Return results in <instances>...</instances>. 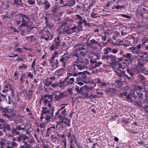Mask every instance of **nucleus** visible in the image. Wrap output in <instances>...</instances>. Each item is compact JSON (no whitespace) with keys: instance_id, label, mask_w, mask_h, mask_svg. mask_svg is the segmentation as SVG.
I'll use <instances>...</instances> for the list:
<instances>
[{"instance_id":"obj_1","label":"nucleus","mask_w":148,"mask_h":148,"mask_svg":"<svg viewBox=\"0 0 148 148\" xmlns=\"http://www.w3.org/2000/svg\"><path fill=\"white\" fill-rule=\"evenodd\" d=\"M85 67L83 65L78 64V63L77 62H75V77H77L76 78L77 82H76V84H78L80 86L84 84V83L81 82H78L80 81H82L84 82L85 83H89L90 82L89 79L88 77L86 74L90 75L92 74L89 72L87 71H85L83 72H77L76 71V69H78L80 70L83 69Z\"/></svg>"},{"instance_id":"obj_2","label":"nucleus","mask_w":148,"mask_h":148,"mask_svg":"<svg viewBox=\"0 0 148 148\" xmlns=\"http://www.w3.org/2000/svg\"><path fill=\"white\" fill-rule=\"evenodd\" d=\"M144 95L143 92H137V95L135 96L134 95V97L137 98V99H134L133 103L139 106L142 109L143 108L145 111H147L148 110V101L146 99L143 100Z\"/></svg>"},{"instance_id":"obj_3","label":"nucleus","mask_w":148,"mask_h":148,"mask_svg":"<svg viewBox=\"0 0 148 148\" xmlns=\"http://www.w3.org/2000/svg\"><path fill=\"white\" fill-rule=\"evenodd\" d=\"M60 112H56L55 113L56 118L62 120V123H65L68 125H69L70 123V120L65 117L66 112H61L60 114Z\"/></svg>"},{"instance_id":"obj_4","label":"nucleus","mask_w":148,"mask_h":148,"mask_svg":"<svg viewBox=\"0 0 148 148\" xmlns=\"http://www.w3.org/2000/svg\"><path fill=\"white\" fill-rule=\"evenodd\" d=\"M74 78H71L69 79L68 77H66L63 80L60 81V87L62 88L66 86H71L73 85Z\"/></svg>"},{"instance_id":"obj_5","label":"nucleus","mask_w":148,"mask_h":148,"mask_svg":"<svg viewBox=\"0 0 148 148\" xmlns=\"http://www.w3.org/2000/svg\"><path fill=\"white\" fill-rule=\"evenodd\" d=\"M75 88L77 93H80L84 95L85 98L88 96L89 90V87L88 86L85 85L79 88L77 86V85H75Z\"/></svg>"},{"instance_id":"obj_6","label":"nucleus","mask_w":148,"mask_h":148,"mask_svg":"<svg viewBox=\"0 0 148 148\" xmlns=\"http://www.w3.org/2000/svg\"><path fill=\"white\" fill-rule=\"evenodd\" d=\"M120 97L121 98H124L123 100H125L130 103H133L134 99H137V98L134 97V95L131 94H128L127 92H124L121 94Z\"/></svg>"},{"instance_id":"obj_7","label":"nucleus","mask_w":148,"mask_h":148,"mask_svg":"<svg viewBox=\"0 0 148 148\" xmlns=\"http://www.w3.org/2000/svg\"><path fill=\"white\" fill-rule=\"evenodd\" d=\"M115 72L116 74V76L120 78L121 79L124 78V77H127L128 79H130V78L129 77L128 75L125 74V73L126 72V71L125 70L123 71L121 70L117 69V70H115Z\"/></svg>"},{"instance_id":"obj_8","label":"nucleus","mask_w":148,"mask_h":148,"mask_svg":"<svg viewBox=\"0 0 148 148\" xmlns=\"http://www.w3.org/2000/svg\"><path fill=\"white\" fill-rule=\"evenodd\" d=\"M122 55V56L124 58H128L130 61H132L134 59V56L132 55V53H124V51L122 50L118 54V55Z\"/></svg>"},{"instance_id":"obj_9","label":"nucleus","mask_w":148,"mask_h":148,"mask_svg":"<svg viewBox=\"0 0 148 148\" xmlns=\"http://www.w3.org/2000/svg\"><path fill=\"white\" fill-rule=\"evenodd\" d=\"M111 62V63L110 64V66L112 68H114L115 65L117 64V59L116 56L112 55H110L109 60Z\"/></svg>"},{"instance_id":"obj_10","label":"nucleus","mask_w":148,"mask_h":148,"mask_svg":"<svg viewBox=\"0 0 148 148\" xmlns=\"http://www.w3.org/2000/svg\"><path fill=\"white\" fill-rule=\"evenodd\" d=\"M39 4L43 5L46 10L49 9L51 5V4L47 0H41Z\"/></svg>"},{"instance_id":"obj_11","label":"nucleus","mask_w":148,"mask_h":148,"mask_svg":"<svg viewBox=\"0 0 148 148\" xmlns=\"http://www.w3.org/2000/svg\"><path fill=\"white\" fill-rule=\"evenodd\" d=\"M83 19L82 17L79 14L75 15V21L78 23V26H79L82 23Z\"/></svg>"},{"instance_id":"obj_12","label":"nucleus","mask_w":148,"mask_h":148,"mask_svg":"<svg viewBox=\"0 0 148 148\" xmlns=\"http://www.w3.org/2000/svg\"><path fill=\"white\" fill-rule=\"evenodd\" d=\"M70 58V56L68 55V52L66 53L62 56L61 58L60 59V62L65 64L66 61Z\"/></svg>"},{"instance_id":"obj_13","label":"nucleus","mask_w":148,"mask_h":148,"mask_svg":"<svg viewBox=\"0 0 148 148\" xmlns=\"http://www.w3.org/2000/svg\"><path fill=\"white\" fill-rule=\"evenodd\" d=\"M58 24H59V25H60V26L59 27L60 29H61V28H62L63 29V32H66L68 30V28L67 27L66 28V27L67 26L66 22H64L62 23H59L58 22Z\"/></svg>"},{"instance_id":"obj_14","label":"nucleus","mask_w":148,"mask_h":148,"mask_svg":"<svg viewBox=\"0 0 148 148\" xmlns=\"http://www.w3.org/2000/svg\"><path fill=\"white\" fill-rule=\"evenodd\" d=\"M127 71L131 76H133L134 75H136L138 73V71L135 69H127Z\"/></svg>"},{"instance_id":"obj_15","label":"nucleus","mask_w":148,"mask_h":148,"mask_svg":"<svg viewBox=\"0 0 148 148\" xmlns=\"http://www.w3.org/2000/svg\"><path fill=\"white\" fill-rule=\"evenodd\" d=\"M66 95L63 93L61 92L59 95L56 94L55 95L54 99L56 101H60Z\"/></svg>"},{"instance_id":"obj_16","label":"nucleus","mask_w":148,"mask_h":148,"mask_svg":"<svg viewBox=\"0 0 148 148\" xmlns=\"http://www.w3.org/2000/svg\"><path fill=\"white\" fill-rule=\"evenodd\" d=\"M17 140L19 142H23V143L28 140V137L24 135L20 136L17 137Z\"/></svg>"},{"instance_id":"obj_17","label":"nucleus","mask_w":148,"mask_h":148,"mask_svg":"<svg viewBox=\"0 0 148 148\" xmlns=\"http://www.w3.org/2000/svg\"><path fill=\"white\" fill-rule=\"evenodd\" d=\"M33 89L30 88L29 89L28 95H27L25 98L26 100H31L33 96Z\"/></svg>"},{"instance_id":"obj_18","label":"nucleus","mask_w":148,"mask_h":148,"mask_svg":"<svg viewBox=\"0 0 148 148\" xmlns=\"http://www.w3.org/2000/svg\"><path fill=\"white\" fill-rule=\"evenodd\" d=\"M58 124L57 123L56 126L53 125V126L48 128L47 129L48 133L51 134L53 132H54L55 130H54L58 128Z\"/></svg>"},{"instance_id":"obj_19","label":"nucleus","mask_w":148,"mask_h":148,"mask_svg":"<svg viewBox=\"0 0 148 148\" xmlns=\"http://www.w3.org/2000/svg\"><path fill=\"white\" fill-rule=\"evenodd\" d=\"M20 18H22V21H26V20H29V18L26 15L22 14L19 13L16 15Z\"/></svg>"},{"instance_id":"obj_20","label":"nucleus","mask_w":148,"mask_h":148,"mask_svg":"<svg viewBox=\"0 0 148 148\" xmlns=\"http://www.w3.org/2000/svg\"><path fill=\"white\" fill-rule=\"evenodd\" d=\"M51 101L48 100L47 99H45L44 102L46 104L48 103V106L49 107L50 110L54 111L55 110V108L53 107L51 103Z\"/></svg>"},{"instance_id":"obj_21","label":"nucleus","mask_w":148,"mask_h":148,"mask_svg":"<svg viewBox=\"0 0 148 148\" xmlns=\"http://www.w3.org/2000/svg\"><path fill=\"white\" fill-rule=\"evenodd\" d=\"M133 87L134 89L137 90H139V92H143L145 90L143 86H139L134 85Z\"/></svg>"},{"instance_id":"obj_22","label":"nucleus","mask_w":148,"mask_h":148,"mask_svg":"<svg viewBox=\"0 0 148 148\" xmlns=\"http://www.w3.org/2000/svg\"><path fill=\"white\" fill-rule=\"evenodd\" d=\"M14 3L17 6H20L23 7V3L22 2V0H14Z\"/></svg>"},{"instance_id":"obj_23","label":"nucleus","mask_w":148,"mask_h":148,"mask_svg":"<svg viewBox=\"0 0 148 148\" xmlns=\"http://www.w3.org/2000/svg\"><path fill=\"white\" fill-rule=\"evenodd\" d=\"M84 49V46L80 44H78L75 47V50L76 51H77Z\"/></svg>"},{"instance_id":"obj_24","label":"nucleus","mask_w":148,"mask_h":148,"mask_svg":"<svg viewBox=\"0 0 148 148\" xmlns=\"http://www.w3.org/2000/svg\"><path fill=\"white\" fill-rule=\"evenodd\" d=\"M137 80L138 82L143 83L146 81V79L143 75H139L137 77Z\"/></svg>"},{"instance_id":"obj_25","label":"nucleus","mask_w":148,"mask_h":148,"mask_svg":"<svg viewBox=\"0 0 148 148\" xmlns=\"http://www.w3.org/2000/svg\"><path fill=\"white\" fill-rule=\"evenodd\" d=\"M131 52L134 54H138L139 53V51L135 47H132L130 48Z\"/></svg>"},{"instance_id":"obj_26","label":"nucleus","mask_w":148,"mask_h":148,"mask_svg":"<svg viewBox=\"0 0 148 148\" xmlns=\"http://www.w3.org/2000/svg\"><path fill=\"white\" fill-rule=\"evenodd\" d=\"M58 9L59 8L56 5L51 8V9L52 12L53 13H55L57 12L58 11Z\"/></svg>"},{"instance_id":"obj_27","label":"nucleus","mask_w":148,"mask_h":148,"mask_svg":"<svg viewBox=\"0 0 148 148\" xmlns=\"http://www.w3.org/2000/svg\"><path fill=\"white\" fill-rule=\"evenodd\" d=\"M98 44V42L96 41L95 39H92L90 41V42L88 43V45L91 46L95 44Z\"/></svg>"},{"instance_id":"obj_28","label":"nucleus","mask_w":148,"mask_h":148,"mask_svg":"<svg viewBox=\"0 0 148 148\" xmlns=\"http://www.w3.org/2000/svg\"><path fill=\"white\" fill-rule=\"evenodd\" d=\"M22 23L20 26L21 27H26L27 26V24L28 23V21H21Z\"/></svg>"},{"instance_id":"obj_29","label":"nucleus","mask_w":148,"mask_h":148,"mask_svg":"<svg viewBox=\"0 0 148 148\" xmlns=\"http://www.w3.org/2000/svg\"><path fill=\"white\" fill-rule=\"evenodd\" d=\"M5 125V123L4 120L0 118V129L3 128Z\"/></svg>"},{"instance_id":"obj_30","label":"nucleus","mask_w":148,"mask_h":148,"mask_svg":"<svg viewBox=\"0 0 148 148\" xmlns=\"http://www.w3.org/2000/svg\"><path fill=\"white\" fill-rule=\"evenodd\" d=\"M9 145L11 146L13 148H16L18 146V145L17 143L13 141L11 142Z\"/></svg>"},{"instance_id":"obj_31","label":"nucleus","mask_w":148,"mask_h":148,"mask_svg":"<svg viewBox=\"0 0 148 148\" xmlns=\"http://www.w3.org/2000/svg\"><path fill=\"white\" fill-rule=\"evenodd\" d=\"M74 86H73L71 88H69L67 89V91L68 92V93L69 95H72L73 94V91Z\"/></svg>"},{"instance_id":"obj_32","label":"nucleus","mask_w":148,"mask_h":148,"mask_svg":"<svg viewBox=\"0 0 148 148\" xmlns=\"http://www.w3.org/2000/svg\"><path fill=\"white\" fill-rule=\"evenodd\" d=\"M6 141L3 139L0 140V147H4L5 145Z\"/></svg>"},{"instance_id":"obj_33","label":"nucleus","mask_w":148,"mask_h":148,"mask_svg":"<svg viewBox=\"0 0 148 148\" xmlns=\"http://www.w3.org/2000/svg\"><path fill=\"white\" fill-rule=\"evenodd\" d=\"M17 129L16 128V129H13L12 131V133L15 134V135H18L20 134L19 132L17 131Z\"/></svg>"},{"instance_id":"obj_34","label":"nucleus","mask_w":148,"mask_h":148,"mask_svg":"<svg viewBox=\"0 0 148 148\" xmlns=\"http://www.w3.org/2000/svg\"><path fill=\"white\" fill-rule=\"evenodd\" d=\"M75 143L76 144L77 146L76 147V148H82V147L79 144V142L77 141L76 139L75 138Z\"/></svg>"},{"instance_id":"obj_35","label":"nucleus","mask_w":148,"mask_h":148,"mask_svg":"<svg viewBox=\"0 0 148 148\" xmlns=\"http://www.w3.org/2000/svg\"><path fill=\"white\" fill-rule=\"evenodd\" d=\"M23 143L24 145L21 146V148H30V146L27 144L26 141L25 142Z\"/></svg>"},{"instance_id":"obj_36","label":"nucleus","mask_w":148,"mask_h":148,"mask_svg":"<svg viewBox=\"0 0 148 148\" xmlns=\"http://www.w3.org/2000/svg\"><path fill=\"white\" fill-rule=\"evenodd\" d=\"M70 72L71 71L69 69L67 73V76L66 77H68V78H69V77L71 76H74V72Z\"/></svg>"},{"instance_id":"obj_37","label":"nucleus","mask_w":148,"mask_h":148,"mask_svg":"<svg viewBox=\"0 0 148 148\" xmlns=\"http://www.w3.org/2000/svg\"><path fill=\"white\" fill-rule=\"evenodd\" d=\"M74 5V0H69V2L66 4L65 6L67 5L69 6H73Z\"/></svg>"},{"instance_id":"obj_38","label":"nucleus","mask_w":148,"mask_h":148,"mask_svg":"<svg viewBox=\"0 0 148 148\" xmlns=\"http://www.w3.org/2000/svg\"><path fill=\"white\" fill-rule=\"evenodd\" d=\"M108 34V32H105L104 34L101 36V39L103 40L104 41H106V40L107 34Z\"/></svg>"},{"instance_id":"obj_39","label":"nucleus","mask_w":148,"mask_h":148,"mask_svg":"<svg viewBox=\"0 0 148 148\" xmlns=\"http://www.w3.org/2000/svg\"><path fill=\"white\" fill-rule=\"evenodd\" d=\"M27 3L30 5H33L35 3V0H27Z\"/></svg>"},{"instance_id":"obj_40","label":"nucleus","mask_w":148,"mask_h":148,"mask_svg":"<svg viewBox=\"0 0 148 148\" xmlns=\"http://www.w3.org/2000/svg\"><path fill=\"white\" fill-rule=\"evenodd\" d=\"M58 47H57L54 44H52L49 49L51 51H53L55 49H57Z\"/></svg>"},{"instance_id":"obj_41","label":"nucleus","mask_w":148,"mask_h":148,"mask_svg":"<svg viewBox=\"0 0 148 148\" xmlns=\"http://www.w3.org/2000/svg\"><path fill=\"white\" fill-rule=\"evenodd\" d=\"M109 56H110L109 55L104 54V55H103L102 56V59H106L107 60H109Z\"/></svg>"},{"instance_id":"obj_42","label":"nucleus","mask_w":148,"mask_h":148,"mask_svg":"<svg viewBox=\"0 0 148 148\" xmlns=\"http://www.w3.org/2000/svg\"><path fill=\"white\" fill-rule=\"evenodd\" d=\"M41 38L42 39H44L46 41L49 40V37L47 35H46L45 36L44 35H42L41 36Z\"/></svg>"},{"instance_id":"obj_43","label":"nucleus","mask_w":148,"mask_h":148,"mask_svg":"<svg viewBox=\"0 0 148 148\" xmlns=\"http://www.w3.org/2000/svg\"><path fill=\"white\" fill-rule=\"evenodd\" d=\"M97 13H95L94 12H92L91 13V17L92 18H96L97 17Z\"/></svg>"},{"instance_id":"obj_44","label":"nucleus","mask_w":148,"mask_h":148,"mask_svg":"<svg viewBox=\"0 0 148 148\" xmlns=\"http://www.w3.org/2000/svg\"><path fill=\"white\" fill-rule=\"evenodd\" d=\"M115 8L117 9L118 10L119 9H121L123 8L125 9V6L123 5H122L121 6L120 5H117L115 6Z\"/></svg>"},{"instance_id":"obj_45","label":"nucleus","mask_w":148,"mask_h":148,"mask_svg":"<svg viewBox=\"0 0 148 148\" xmlns=\"http://www.w3.org/2000/svg\"><path fill=\"white\" fill-rule=\"evenodd\" d=\"M86 69H88L90 70L92 72L91 73H95V72L94 70V67H92L91 66V67H90V66H88L86 67Z\"/></svg>"},{"instance_id":"obj_46","label":"nucleus","mask_w":148,"mask_h":148,"mask_svg":"<svg viewBox=\"0 0 148 148\" xmlns=\"http://www.w3.org/2000/svg\"><path fill=\"white\" fill-rule=\"evenodd\" d=\"M16 128L17 130L19 131L22 130L24 131L25 130V127H22L20 126L19 125H18L16 127Z\"/></svg>"},{"instance_id":"obj_47","label":"nucleus","mask_w":148,"mask_h":148,"mask_svg":"<svg viewBox=\"0 0 148 148\" xmlns=\"http://www.w3.org/2000/svg\"><path fill=\"white\" fill-rule=\"evenodd\" d=\"M27 91L26 90L22 91L20 92V95L21 96L24 97L25 95L27 94Z\"/></svg>"},{"instance_id":"obj_48","label":"nucleus","mask_w":148,"mask_h":148,"mask_svg":"<svg viewBox=\"0 0 148 148\" xmlns=\"http://www.w3.org/2000/svg\"><path fill=\"white\" fill-rule=\"evenodd\" d=\"M121 16L122 17L128 19H130L131 18V17L130 16L126 15L123 14H121Z\"/></svg>"},{"instance_id":"obj_49","label":"nucleus","mask_w":148,"mask_h":148,"mask_svg":"<svg viewBox=\"0 0 148 148\" xmlns=\"http://www.w3.org/2000/svg\"><path fill=\"white\" fill-rule=\"evenodd\" d=\"M5 129H6L8 131H10L11 130L10 128V126L8 125V124L4 126L3 127Z\"/></svg>"},{"instance_id":"obj_50","label":"nucleus","mask_w":148,"mask_h":148,"mask_svg":"<svg viewBox=\"0 0 148 148\" xmlns=\"http://www.w3.org/2000/svg\"><path fill=\"white\" fill-rule=\"evenodd\" d=\"M119 50L118 49H112V52L113 53L116 54L119 52Z\"/></svg>"},{"instance_id":"obj_51","label":"nucleus","mask_w":148,"mask_h":148,"mask_svg":"<svg viewBox=\"0 0 148 148\" xmlns=\"http://www.w3.org/2000/svg\"><path fill=\"white\" fill-rule=\"evenodd\" d=\"M22 65L21 66H18V68L19 69H23L24 68L25 69H27V67L26 65H25L24 64L22 63Z\"/></svg>"},{"instance_id":"obj_52","label":"nucleus","mask_w":148,"mask_h":148,"mask_svg":"<svg viewBox=\"0 0 148 148\" xmlns=\"http://www.w3.org/2000/svg\"><path fill=\"white\" fill-rule=\"evenodd\" d=\"M102 63L101 62H96L95 65L94 66V68H95L96 67H99L100 65Z\"/></svg>"},{"instance_id":"obj_53","label":"nucleus","mask_w":148,"mask_h":148,"mask_svg":"<svg viewBox=\"0 0 148 148\" xmlns=\"http://www.w3.org/2000/svg\"><path fill=\"white\" fill-rule=\"evenodd\" d=\"M35 60L34 59L31 65L32 68L34 70V71L35 72V68L34 67V66L35 65Z\"/></svg>"},{"instance_id":"obj_54","label":"nucleus","mask_w":148,"mask_h":148,"mask_svg":"<svg viewBox=\"0 0 148 148\" xmlns=\"http://www.w3.org/2000/svg\"><path fill=\"white\" fill-rule=\"evenodd\" d=\"M86 53V51H83L80 52V54L83 57L85 56Z\"/></svg>"},{"instance_id":"obj_55","label":"nucleus","mask_w":148,"mask_h":148,"mask_svg":"<svg viewBox=\"0 0 148 148\" xmlns=\"http://www.w3.org/2000/svg\"><path fill=\"white\" fill-rule=\"evenodd\" d=\"M123 58H124V57H123H123H121L119 58H116L117 63L123 61Z\"/></svg>"},{"instance_id":"obj_56","label":"nucleus","mask_w":148,"mask_h":148,"mask_svg":"<svg viewBox=\"0 0 148 148\" xmlns=\"http://www.w3.org/2000/svg\"><path fill=\"white\" fill-rule=\"evenodd\" d=\"M60 41H55V43L54 44L57 47H58L60 45Z\"/></svg>"},{"instance_id":"obj_57","label":"nucleus","mask_w":148,"mask_h":148,"mask_svg":"<svg viewBox=\"0 0 148 148\" xmlns=\"http://www.w3.org/2000/svg\"><path fill=\"white\" fill-rule=\"evenodd\" d=\"M27 77H29L30 78H33L34 77L33 75L32 74V73L30 72L28 73L27 75Z\"/></svg>"},{"instance_id":"obj_58","label":"nucleus","mask_w":148,"mask_h":148,"mask_svg":"<svg viewBox=\"0 0 148 148\" xmlns=\"http://www.w3.org/2000/svg\"><path fill=\"white\" fill-rule=\"evenodd\" d=\"M118 68L121 69H124L125 68L124 66H123L121 63H119L118 64Z\"/></svg>"},{"instance_id":"obj_59","label":"nucleus","mask_w":148,"mask_h":148,"mask_svg":"<svg viewBox=\"0 0 148 148\" xmlns=\"http://www.w3.org/2000/svg\"><path fill=\"white\" fill-rule=\"evenodd\" d=\"M123 41H118V43L117 44V45H120V46H124V43H123Z\"/></svg>"},{"instance_id":"obj_60","label":"nucleus","mask_w":148,"mask_h":148,"mask_svg":"<svg viewBox=\"0 0 148 148\" xmlns=\"http://www.w3.org/2000/svg\"><path fill=\"white\" fill-rule=\"evenodd\" d=\"M45 119L48 121H51V120L52 119V118L51 116H47L45 118Z\"/></svg>"},{"instance_id":"obj_61","label":"nucleus","mask_w":148,"mask_h":148,"mask_svg":"<svg viewBox=\"0 0 148 148\" xmlns=\"http://www.w3.org/2000/svg\"><path fill=\"white\" fill-rule=\"evenodd\" d=\"M105 45V44L104 42H101L100 43H99L98 42V44H97V45H98L100 47H103Z\"/></svg>"},{"instance_id":"obj_62","label":"nucleus","mask_w":148,"mask_h":148,"mask_svg":"<svg viewBox=\"0 0 148 148\" xmlns=\"http://www.w3.org/2000/svg\"><path fill=\"white\" fill-rule=\"evenodd\" d=\"M65 105H67V104H62L61 106H62V107L60 108L59 111H60V110H62L63 109H64V108L65 107Z\"/></svg>"},{"instance_id":"obj_63","label":"nucleus","mask_w":148,"mask_h":148,"mask_svg":"<svg viewBox=\"0 0 148 148\" xmlns=\"http://www.w3.org/2000/svg\"><path fill=\"white\" fill-rule=\"evenodd\" d=\"M109 53V51L107 50V49L106 48L104 49V54L108 55V53Z\"/></svg>"},{"instance_id":"obj_64","label":"nucleus","mask_w":148,"mask_h":148,"mask_svg":"<svg viewBox=\"0 0 148 148\" xmlns=\"http://www.w3.org/2000/svg\"><path fill=\"white\" fill-rule=\"evenodd\" d=\"M0 95H1L0 96L2 98V100H3V101L5 99V98L6 97L5 95L2 94H1V93H0Z\"/></svg>"}]
</instances>
